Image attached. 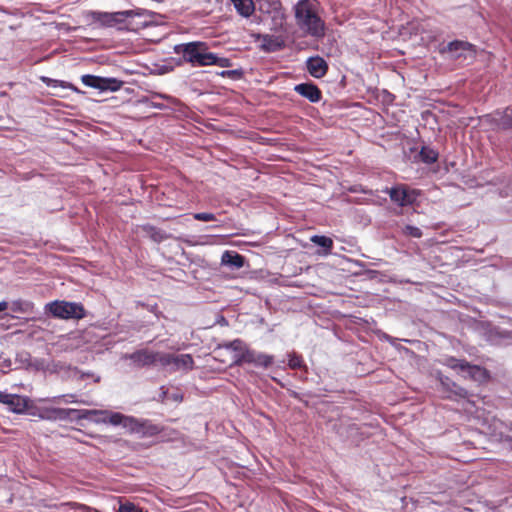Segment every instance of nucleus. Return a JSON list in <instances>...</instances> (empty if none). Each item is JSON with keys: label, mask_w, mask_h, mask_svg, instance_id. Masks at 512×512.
<instances>
[{"label": "nucleus", "mask_w": 512, "mask_h": 512, "mask_svg": "<svg viewBox=\"0 0 512 512\" xmlns=\"http://www.w3.org/2000/svg\"><path fill=\"white\" fill-rule=\"evenodd\" d=\"M386 192L389 194L390 199L401 207L413 205L420 194L418 190L410 189L405 185L394 186L387 189Z\"/></svg>", "instance_id": "nucleus-8"}, {"label": "nucleus", "mask_w": 512, "mask_h": 512, "mask_svg": "<svg viewBox=\"0 0 512 512\" xmlns=\"http://www.w3.org/2000/svg\"><path fill=\"white\" fill-rule=\"evenodd\" d=\"M494 121L498 129L512 130V110L506 109L504 112L495 113Z\"/></svg>", "instance_id": "nucleus-20"}, {"label": "nucleus", "mask_w": 512, "mask_h": 512, "mask_svg": "<svg viewBox=\"0 0 512 512\" xmlns=\"http://www.w3.org/2000/svg\"><path fill=\"white\" fill-rule=\"evenodd\" d=\"M194 368V360L190 354H173L172 371H190Z\"/></svg>", "instance_id": "nucleus-17"}, {"label": "nucleus", "mask_w": 512, "mask_h": 512, "mask_svg": "<svg viewBox=\"0 0 512 512\" xmlns=\"http://www.w3.org/2000/svg\"><path fill=\"white\" fill-rule=\"evenodd\" d=\"M220 76L222 77H231L233 79H239L241 76H242V71L241 70H224L222 72L219 73Z\"/></svg>", "instance_id": "nucleus-35"}, {"label": "nucleus", "mask_w": 512, "mask_h": 512, "mask_svg": "<svg viewBox=\"0 0 512 512\" xmlns=\"http://www.w3.org/2000/svg\"><path fill=\"white\" fill-rule=\"evenodd\" d=\"M151 238L156 242H161L165 239V236L161 230L151 228Z\"/></svg>", "instance_id": "nucleus-36"}, {"label": "nucleus", "mask_w": 512, "mask_h": 512, "mask_svg": "<svg viewBox=\"0 0 512 512\" xmlns=\"http://www.w3.org/2000/svg\"><path fill=\"white\" fill-rule=\"evenodd\" d=\"M295 92H297L302 97L308 99L312 103H317L321 100L322 93L320 89L312 83H301L294 87Z\"/></svg>", "instance_id": "nucleus-16"}, {"label": "nucleus", "mask_w": 512, "mask_h": 512, "mask_svg": "<svg viewBox=\"0 0 512 512\" xmlns=\"http://www.w3.org/2000/svg\"><path fill=\"white\" fill-rule=\"evenodd\" d=\"M118 512H144L142 508L132 502L120 503Z\"/></svg>", "instance_id": "nucleus-32"}, {"label": "nucleus", "mask_w": 512, "mask_h": 512, "mask_svg": "<svg viewBox=\"0 0 512 512\" xmlns=\"http://www.w3.org/2000/svg\"><path fill=\"white\" fill-rule=\"evenodd\" d=\"M194 219L198 221H214L216 217L213 213L199 212L194 214Z\"/></svg>", "instance_id": "nucleus-34"}, {"label": "nucleus", "mask_w": 512, "mask_h": 512, "mask_svg": "<svg viewBox=\"0 0 512 512\" xmlns=\"http://www.w3.org/2000/svg\"><path fill=\"white\" fill-rule=\"evenodd\" d=\"M95 15V19L105 26L112 27L115 25H124V27H128V25H130L128 20L135 16H139L140 13L135 10H125L117 12H98ZM120 28H123V26Z\"/></svg>", "instance_id": "nucleus-7"}, {"label": "nucleus", "mask_w": 512, "mask_h": 512, "mask_svg": "<svg viewBox=\"0 0 512 512\" xmlns=\"http://www.w3.org/2000/svg\"><path fill=\"white\" fill-rule=\"evenodd\" d=\"M245 258L235 251H225L221 256V264L233 269H240L244 266Z\"/></svg>", "instance_id": "nucleus-18"}, {"label": "nucleus", "mask_w": 512, "mask_h": 512, "mask_svg": "<svg viewBox=\"0 0 512 512\" xmlns=\"http://www.w3.org/2000/svg\"><path fill=\"white\" fill-rule=\"evenodd\" d=\"M229 1L233 4L237 13L239 15H241L242 17L248 18L255 11V5H254L253 0H229Z\"/></svg>", "instance_id": "nucleus-19"}, {"label": "nucleus", "mask_w": 512, "mask_h": 512, "mask_svg": "<svg viewBox=\"0 0 512 512\" xmlns=\"http://www.w3.org/2000/svg\"><path fill=\"white\" fill-rule=\"evenodd\" d=\"M174 52L182 55L183 61L191 64L193 67L208 66L209 60L212 59L207 43L202 41L175 45Z\"/></svg>", "instance_id": "nucleus-2"}, {"label": "nucleus", "mask_w": 512, "mask_h": 512, "mask_svg": "<svg viewBox=\"0 0 512 512\" xmlns=\"http://www.w3.org/2000/svg\"><path fill=\"white\" fill-rule=\"evenodd\" d=\"M210 57H212V59L209 60L208 66L217 65L222 68H228V67H231V65H232V62L229 58L219 57L217 54L212 53V52L210 54Z\"/></svg>", "instance_id": "nucleus-27"}, {"label": "nucleus", "mask_w": 512, "mask_h": 512, "mask_svg": "<svg viewBox=\"0 0 512 512\" xmlns=\"http://www.w3.org/2000/svg\"><path fill=\"white\" fill-rule=\"evenodd\" d=\"M157 352L148 349H140L131 354H126L125 359L132 360L138 367L156 365Z\"/></svg>", "instance_id": "nucleus-12"}, {"label": "nucleus", "mask_w": 512, "mask_h": 512, "mask_svg": "<svg viewBox=\"0 0 512 512\" xmlns=\"http://www.w3.org/2000/svg\"><path fill=\"white\" fill-rule=\"evenodd\" d=\"M10 365H11V362L9 360L8 361L4 360L2 363H0V367L2 368L3 371L5 368L9 369Z\"/></svg>", "instance_id": "nucleus-40"}, {"label": "nucleus", "mask_w": 512, "mask_h": 512, "mask_svg": "<svg viewBox=\"0 0 512 512\" xmlns=\"http://www.w3.org/2000/svg\"><path fill=\"white\" fill-rule=\"evenodd\" d=\"M165 395V398L167 400H172L174 402H181L183 400V395L179 392H174V393H164Z\"/></svg>", "instance_id": "nucleus-37"}, {"label": "nucleus", "mask_w": 512, "mask_h": 512, "mask_svg": "<svg viewBox=\"0 0 512 512\" xmlns=\"http://www.w3.org/2000/svg\"><path fill=\"white\" fill-rule=\"evenodd\" d=\"M440 53L459 62L472 60L475 57L474 46L469 42L461 40H454L448 43L445 47L440 49Z\"/></svg>", "instance_id": "nucleus-5"}, {"label": "nucleus", "mask_w": 512, "mask_h": 512, "mask_svg": "<svg viewBox=\"0 0 512 512\" xmlns=\"http://www.w3.org/2000/svg\"><path fill=\"white\" fill-rule=\"evenodd\" d=\"M123 428L130 434H136L140 437H151L160 432L159 427L150 420L127 415L123 423Z\"/></svg>", "instance_id": "nucleus-6"}, {"label": "nucleus", "mask_w": 512, "mask_h": 512, "mask_svg": "<svg viewBox=\"0 0 512 512\" xmlns=\"http://www.w3.org/2000/svg\"><path fill=\"white\" fill-rule=\"evenodd\" d=\"M83 411L84 410L52 408L45 410L40 414V417L47 420H66L71 415H76V417L79 418V415H81Z\"/></svg>", "instance_id": "nucleus-14"}, {"label": "nucleus", "mask_w": 512, "mask_h": 512, "mask_svg": "<svg viewBox=\"0 0 512 512\" xmlns=\"http://www.w3.org/2000/svg\"><path fill=\"white\" fill-rule=\"evenodd\" d=\"M9 307L16 313H27L32 309L33 305L29 301L18 299L12 301Z\"/></svg>", "instance_id": "nucleus-24"}, {"label": "nucleus", "mask_w": 512, "mask_h": 512, "mask_svg": "<svg viewBox=\"0 0 512 512\" xmlns=\"http://www.w3.org/2000/svg\"><path fill=\"white\" fill-rule=\"evenodd\" d=\"M92 416H99L94 419L96 423H109L113 426H122L126 415L119 412H111L107 410H84L79 418L92 419Z\"/></svg>", "instance_id": "nucleus-10"}, {"label": "nucleus", "mask_w": 512, "mask_h": 512, "mask_svg": "<svg viewBox=\"0 0 512 512\" xmlns=\"http://www.w3.org/2000/svg\"><path fill=\"white\" fill-rule=\"evenodd\" d=\"M256 355H257L256 351L251 350V349H249L246 346V348L244 350V353L239 355V356H237L236 366H240L243 363H253V364H255V362H256Z\"/></svg>", "instance_id": "nucleus-26"}, {"label": "nucleus", "mask_w": 512, "mask_h": 512, "mask_svg": "<svg viewBox=\"0 0 512 512\" xmlns=\"http://www.w3.org/2000/svg\"><path fill=\"white\" fill-rule=\"evenodd\" d=\"M172 363H173V354L157 352L156 356V364L160 365L162 368H165L169 372L172 371Z\"/></svg>", "instance_id": "nucleus-23"}, {"label": "nucleus", "mask_w": 512, "mask_h": 512, "mask_svg": "<svg viewBox=\"0 0 512 512\" xmlns=\"http://www.w3.org/2000/svg\"><path fill=\"white\" fill-rule=\"evenodd\" d=\"M285 20H286V15L281 7V4L278 3L277 7H275L273 9L272 30L283 31Z\"/></svg>", "instance_id": "nucleus-21"}, {"label": "nucleus", "mask_w": 512, "mask_h": 512, "mask_svg": "<svg viewBox=\"0 0 512 512\" xmlns=\"http://www.w3.org/2000/svg\"><path fill=\"white\" fill-rule=\"evenodd\" d=\"M42 81L48 87H53V88H56V87L71 88L72 87V85L69 84V83H66V82L60 81V80H56V79H51V78H48V77H42Z\"/></svg>", "instance_id": "nucleus-31"}, {"label": "nucleus", "mask_w": 512, "mask_h": 512, "mask_svg": "<svg viewBox=\"0 0 512 512\" xmlns=\"http://www.w3.org/2000/svg\"><path fill=\"white\" fill-rule=\"evenodd\" d=\"M9 308V303L6 301H0V313Z\"/></svg>", "instance_id": "nucleus-39"}, {"label": "nucleus", "mask_w": 512, "mask_h": 512, "mask_svg": "<svg viewBox=\"0 0 512 512\" xmlns=\"http://www.w3.org/2000/svg\"><path fill=\"white\" fill-rule=\"evenodd\" d=\"M444 365L455 370L462 377L476 382L482 383L489 379V373L485 368L479 365H472L464 359L448 357L444 360Z\"/></svg>", "instance_id": "nucleus-3"}, {"label": "nucleus", "mask_w": 512, "mask_h": 512, "mask_svg": "<svg viewBox=\"0 0 512 512\" xmlns=\"http://www.w3.org/2000/svg\"><path fill=\"white\" fill-rule=\"evenodd\" d=\"M246 348V344L241 339H235L230 342H224L217 346L215 349L216 354H221L223 350L230 351L232 353L231 356V366H236L237 356L244 353Z\"/></svg>", "instance_id": "nucleus-13"}, {"label": "nucleus", "mask_w": 512, "mask_h": 512, "mask_svg": "<svg viewBox=\"0 0 512 512\" xmlns=\"http://www.w3.org/2000/svg\"><path fill=\"white\" fill-rule=\"evenodd\" d=\"M311 242L325 249V254H329L333 247V241L331 238L322 235H313Z\"/></svg>", "instance_id": "nucleus-22"}, {"label": "nucleus", "mask_w": 512, "mask_h": 512, "mask_svg": "<svg viewBox=\"0 0 512 512\" xmlns=\"http://www.w3.org/2000/svg\"><path fill=\"white\" fill-rule=\"evenodd\" d=\"M82 83L99 91H117L121 88L123 82L116 78H104L91 74H86L81 77Z\"/></svg>", "instance_id": "nucleus-9"}, {"label": "nucleus", "mask_w": 512, "mask_h": 512, "mask_svg": "<svg viewBox=\"0 0 512 512\" xmlns=\"http://www.w3.org/2000/svg\"><path fill=\"white\" fill-rule=\"evenodd\" d=\"M47 310L56 318L82 319L85 310L82 304L67 301H54L46 305Z\"/></svg>", "instance_id": "nucleus-4"}, {"label": "nucleus", "mask_w": 512, "mask_h": 512, "mask_svg": "<svg viewBox=\"0 0 512 512\" xmlns=\"http://www.w3.org/2000/svg\"><path fill=\"white\" fill-rule=\"evenodd\" d=\"M403 233L414 238H420L422 236L421 229L412 225H406L403 229Z\"/></svg>", "instance_id": "nucleus-33"}, {"label": "nucleus", "mask_w": 512, "mask_h": 512, "mask_svg": "<svg viewBox=\"0 0 512 512\" xmlns=\"http://www.w3.org/2000/svg\"><path fill=\"white\" fill-rule=\"evenodd\" d=\"M0 403L7 406L10 412L23 414L28 408L29 398L0 391Z\"/></svg>", "instance_id": "nucleus-11"}, {"label": "nucleus", "mask_w": 512, "mask_h": 512, "mask_svg": "<svg viewBox=\"0 0 512 512\" xmlns=\"http://www.w3.org/2000/svg\"><path fill=\"white\" fill-rule=\"evenodd\" d=\"M288 366L291 369H298L304 367L303 359L300 355H297L295 353H291L288 355Z\"/></svg>", "instance_id": "nucleus-29"}, {"label": "nucleus", "mask_w": 512, "mask_h": 512, "mask_svg": "<svg viewBox=\"0 0 512 512\" xmlns=\"http://www.w3.org/2000/svg\"><path fill=\"white\" fill-rule=\"evenodd\" d=\"M306 68L314 78H322L327 73L328 65L322 57L315 56L307 59Z\"/></svg>", "instance_id": "nucleus-15"}, {"label": "nucleus", "mask_w": 512, "mask_h": 512, "mask_svg": "<svg viewBox=\"0 0 512 512\" xmlns=\"http://www.w3.org/2000/svg\"><path fill=\"white\" fill-rule=\"evenodd\" d=\"M272 362H273V356L257 352L256 362H255L256 366H261V367L267 368L272 364Z\"/></svg>", "instance_id": "nucleus-28"}, {"label": "nucleus", "mask_w": 512, "mask_h": 512, "mask_svg": "<svg viewBox=\"0 0 512 512\" xmlns=\"http://www.w3.org/2000/svg\"><path fill=\"white\" fill-rule=\"evenodd\" d=\"M79 509L83 512H97L96 510H94L86 505H79Z\"/></svg>", "instance_id": "nucleus-38"}, {"label": "nucleus", "mask_w": 512, "mask_h": 512, "mask_svg": "<svg viewBox=\"0 0 512 512\" xmlns=\"http://www.w3.org/2000/svg\"><path fill=\"white\" fill-rule=\"evenodd\" d=\"M297 25L301 30L313 37H322L325 24L317 14V4L314 0H299L294 5Z\"/></svg>", "instance_id": "nucleus-1"}, {"label": "nucleus", "mask_w": 512, "mask_h": 512, "mask_svg": "<svg viewBox=\"0 0 512 512\" xmlns=\"http://www.w3.org/2000/svg\"><path fill=\"white\" fill-rule=\"evenodd\" d=\"M419 157L424 163L432 164L437 161L438 153L430 147H423L419 153Z\"/></svg>", "instance_id": "nucleus-25"}, {"label": "nucleus", "mask_w": 512, "mask_h": 512, "mask_svg": "<svg viewBox=\"0 0 512 512\" xmlns=\"http://www.w3.org/2000/svg\"><path fill=\"white\" fill-rule=\"evenodd\" d=\"M63 400L65 403H79V404H87L84 400H79L75 394H66L60 395L53 398V401Z\"/></svg>", "instance_id": "nucleus-30"}]
</instances>
